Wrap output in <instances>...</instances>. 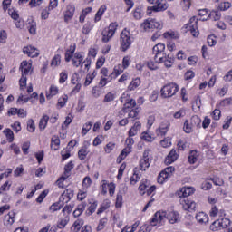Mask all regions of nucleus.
I'll return each instance as SVG.
<instances>
[{"mask_svg": "<svg viewBox=\"0 0 232 232\" xmlns=\"http://www.w3.org/2000/svg\"><path fill=\"white\" fill-rule=\"evenodd\" d=\"M120 50L121 52H126L131 46V33L124 29L121 34L120 38Z\"/></svg>", "mask_w": 232, "mask_h": 232, "instance_id": "f257e3e1", "label": "nucleus"}, {"mask_svg": "<svg viewBox=\"0 0 232 232\" xmlns=\"http://www.w3.org/2000/svg\"><path fill=\"white\" fill-rule=\"evenodd\" d=\"M177 92H179V85L173 82L164 85L163 88L160 90L161 97H163V99L173 97V95H175Z\"/></svg>", "mask_w": 232, "mask_h": 232, "instance_id": "f03ea898", "label": "nucleus"}, {"mask_svg": "<svg viewBox=\"0 0 232 232\" xmlns=\"http://www.w3.org/2000/svg\"><path fill=\"white\" fill-rule=\"evenodd\" d=\"M163 24L157 21L156 19H146L142 24H141V28L143 32H150V30H153L156 28L157 30H162Z\"/></svg>", "mask_w": 232, "mask_h": 232, "instance_id": "7ed1b4c3", "label": "nucleus"}, {"mask_svg": "<svg viewBox=\"0 0 232 232\" xmlns=\"http://www.w3.org/2000/svg\"><path fill=\"white\" fill-rule=\"evenodd\" d=\"M198 23V19L197 17L193 16L190 18L189 23L187 24L186 28L190 34L193 35V37H198V26L197 25Z\"/></svg>", "mask_w": 232, "mask_h": 232, "instance_id": "20e7f679", "label": "nucleus"}, {"mask_svg": "<svg viewBox=\"0 0 232 232\" xmlns=\"http://www.w3.org/2000/svg\"><path fill=\"white\" fill-rule=\"evenodd\" d=\"M180 205L182 206L185 211H195L197 208V203H195V201L188 198H181Z\"/></svg>", "mask_w": 232, "mask_h": 232, "instance_id": "39448f33", "label": "nucleus"}, {"mask_svg": "<svg viewBox=\"0 0 232 232\" xmlns=\"http://www.w3.org/2000/svg\"><path fill=\"white\" fill-rule=\"evenodd\" d=\"M168 214L166 212H156L154 215V218L151 220V226H157L155 222H158V224H162L164 222V219L167 218Z\"/></svg>", "mask_w": 232, "mask_h": 232, "instance_id": "423d86ee", "label": "nucleus"}, {"mask_svg": "<svg viewBox=\"0 0 232 232\" xmlns=\"http://www.w3.org/2000/svg\"><path fill=\"white\" fill-rule=\"evenodd\" d=\"M20 70L22 72V75H28L29 73H32L34 72V69L32 68V63H28L27 61H23L20 64Z\"/></svg>", "mask_w": 232, "mask_h": 232, "instance_id": "0eeeda50", "label": "nucleus"}, {"mask_svg": "<svg viewBox=\"0 0 232 232\" xmlns=\"http://www.w3.org/2000/svg\"><path fill=\"white\" fill-rule=\"evenodd\" d=\"M23 52L24 53H26L28 57H39V51H37L35 47H33L31 45L24 47Z\"/></svg>", "mask_w": 232, "mask_h": 232, "instance_id": "6e6552de", "label": "nucleus"}, {"mask_svg": "<svg viewBox=\"0 0 232 232\" xmlns=\"http://www.w3.org/2000/svg\"><path fill=\"white\" fill-rule=\"evenodd\" d=\"M72 198H73V190L67 189L62 194L60 200L63 204H68V201L72 200Z\"/></svg>", "mask_w": 232, "mask_h": 232, "instance_id": "1a4fd4ad", "label": "nucleus"}, {"mask_svg": "<svg viewBox=\"0 0 232 232\" xmlns=\"http://www.w3.org/2000/svg\"><path fill=\"white\" fill-rule=\"evenodd\" d=\"M163 37L169 41H177L180 39V34L177 31H168L163 34Z\"/></svg>", "mask_w": 232, "mask_h": 232, "instance_id": "9d476101", "label": "nucleus"}, {"mask_svg": "<svg viewBox=\"0 0 232 232\" xmlns=\"http://www.w3.org/2000/svg\"><path fill=\"white\" fill-rule=\"evenodd\" d=\"M167 220H169V224H177L180 220V215L176 211L169 212L167 214Z\"/></svg>", "mask_w": 232, "mask_h": 232, "instance_id": "9b49d317", "label": "nucleus"}, {"mask_svg": "<svg viewBox=\"0 0 232 232\" xmlns=\"http://www.w3.org/2000/svg\"><path fill=\"white\" fill-rule=\"evenodd\" d=\"M177 159H179V154L177 153V150L175 149H172L167 156L165 162L166 164H172V162H175Z\"/></svg>", "mask_w": 232, "mask_h": 232, "instance_id": "f8f14e48", "label": "nucleus"}, {"mask_svg": "<svg viewBox=\"0 0 232 232\" xmlns=\"http://www.w3.org/2000/svg\"><path fill=\"white\" fill-rule=\"evenodd\" d=\"M15 218V213L9 212L7 215L4 218V226L9 227L14 224Z\"/></svg>", "mask_w": 232, "mask_h": 232, "instance_id": "ddd939ff", "label": "nucleus"}, {"mask_svg": "<svg viewBox=\"0 0 232 232\" xmlns=\"http://www.w3.org/2000/svg\"><path fill=\"white\" fill-rule=\"evenodd\" d=\"M195 193V188L192 187H184L181 188L179 193V197H184V198L189 197V195H193Z\"/></svg>", "mask_w": 232, "mask_h": 232, "instance_id": "4468645a", "label": "nucleus"}, {"mask_svg": "<svg viewBox=\"0 0 232 232\" xmlns=\"http://www.w3.org/2000/svg\"><path fill=\"white\" fill-rule=\"evenodd\" d=\"M73 169V162L70 161L67 165L64 167V175L60 178L59 180H66L68 177H70V172Z\"/></svg>", "mask_w": 232, "mask_h": 232, "instance_id": "2eb2a0df", "label": "nucleus"}, {"mask_svg": "<svg viewBox=\"0 0 232 232\" xmlns=\"http://www.w3.org/2000/svg\"><path fill=\"white\" fill-rule=\"evenodd\" d=\"M102 43H109V41L111 39V37H113V35H115V33L105 28L102 31Z\"/></svg>", "mask_w": 232, "mask_h": 232, "instance_id": "dca6fc26", "label": "nucleus"}, {"mask_svg": "<svg viewBox=\"0 0 232 232\" xmlns=\"http://www.w3.org/2000/svg\"><path fill=\"white\" fill-rule=\"evenodd\" d=\"M196 220H198L199 224H207V222L209 221V218L206 213L199 212L196 215Z\"/></svg>", "mask_w": 232, "mask_h": 232, "instance_id": "f3484780", "label": "nucleus"}, {"mask_svg": "<svg viewBox=\"0 0 232 232\" xmlns=\"http://www.w3.org/2000/svg\"><path fill=\"white\" fill-rule=\"evenodd\" d=\"M75 14V7L73 5H68L67 10L64 14V19L66 22L70 21L72 17H73V14Z\"/></svg>", "mask_w": 232, "mask_h": 232, "instance_id": "a211bd4d", "label": "nucleus"}, {"mask_svg": "<svg viewBox=\"0 0 232 232\" xmlns=\"http://www.w3.org/2000/svg\"><path fill=\"white\" fill-rule=\"evenodd\" d=\"M140 128H141L140 121H136L134 123V125L129 130V137H135V135H137V133L140 130Z\"/></svg>", "mask_w": 232, "mask_h": 232, "instance_id": "6ab92c4d", "label": "nucleus"}, {"mask_svg": "<svg viewBox=\"0 0 232 232\" xmlns=\"http://www.w3.org/2000/svg\"><path fill=\"white\" fill-rule=\"evenodd\" d=\"M59 146H61V140L59 139V136H53L51 139V149L57 151V150H59Z\"/></svg>", "mask_w": 232, "mask_h": 232, "instance_id": "aec40b11", "label": "nucleus"}, {"mask_svg": "<svg viewBox=\"0 0 232 232\" xmlns=\"http://www.w3.org/2000/svg\"><path fill=\"white\" fill-rule=\"evenodd\" d=\"M82 226H84V220L79 218L73 223L71 229L72 232H79L81 231V227H82Z\"/></svg>", "mask_w": 232, "mask_h": 232, "instance_id": "412c9836", "label": "nucleus"}, {"mask_svg": "<svg viewBox=\"0 0 232 232\" xmlns=\"http://www.w3.org/2000/svg\"><path fill=\"white\" fill-rule=\"evenodd\" d=\"M84 209H86V203H82L77 206L76 209L73 211V217H81L82 213H84Z\"/></svg>", "mask_w": 232, "mask_h": 232, "instance_id": "4be33fe9", "label": "nucleus"}, {"mask_svg": "<svg viewBox=\"0 0 232 232\" xmlns=\"http://www.w3.org/2000/svg\"><path fill=\"white\" fill-rule=\"evenodd\" d=\"M165 50L166 45L164 44H158L153 47L152 52L154 55H158V53H164Z\"/></svg>", "mask_w": 232, "mask_h": 232, "instance_id": "5701e85b", "label": "nucleus"}, {"mask_svg": "<svg viewBox=\"0 0 232 232\" xmlns=\"http://www.w3.org/2000/svg\"><path fill=\"white\" fill-rule=\"evenodd\" d=\"M168 55H166V53L154 54V61H156L158 64H161V63H164V61H166Z\"/></svg>", "mask_w": 232, "mask_h": 232, "instance_id": "b1692460", "label": "nucleus"}, {"mask_svg": "<svg viewBox=\"0 0 232 232\" xmlns=\"http://www.w3.org/2000/svg\"><path fill=\"white\" fill-rule=\"evenodd\" d=\"M156 5L160 9V12H164V10H168V7L169 6L168 5V2H166L165 0H157Z\"/></svg>", "mask_w": 232, "mask_h": 232, "instance_id": "393cba45", "label": "nucleus"}, {"mask_svg": "<svg viewBox=\"0 0 232 232\" xmlns=\"http://www.w3.org/2000/svg\"><path fill=\"white\" fill-rule=\"evenodd\" d=\"M150 159H141L140 160V169L141 171H146L148 168H150Z\"/></svg>", "mask_w": 232, "mask_h": 232, "instance_id": "a878e982", "label": "nucleus"}, {"mask_svg": "<svg viewBox=\"0 0 232 232\" xmlns=\"http://www.w3.org/2000/svg\"><path fill=\"white\" fill-rule=\"evenodd\" d=\"M198 160V153L197 150H191L189 155H188V162L190 164H195Z\"/></svg>", "mask_w": 232, "mask_h": 232, "instance_id": "bb28decb", "label": "nucleus"}, {"mask_svg": "<svg viewBox=\"0 0 232 232\" xmlns=\"http://www.w3.org/2000/svg\"><path fill=\"white\" fill-rule=\"evenodd\" d=\"M135 106H137V102H135L133 99H130L124 104L123 111H128V110H131V108H135Z\"/></svg>", "mask_w": 232, "mask_h": 232, "instance_id": "cd10ccee", "label": "nucleus"}, {"mask_svg": "<svg viewBox=\"0 0 232 232\" xmlns=\"http://www.w3.org/2000/svg\"><path fill=\"white\" fill-rule=\"evenodd\" d=\"M28 30H29V34L35 35L37 32V23H35L34 20L29 22Z\"/></svg>", "mask_w": 232, "mask_h": 232, "instance_id": "c85d7f7f", "label": "nucleus"}, {"mask_svg": "<svg viewBox=\"0 0 232 232\" xmlns=\"http://www.w3.org/2000/svg\"><path fill=\"white\" fill-rule=\"evenodd\" d=\"M59 93V89L55 85H52L50 87V93L46 94L48 100L52 99V97L57 95Z\"/></svg>", "mask_w": 232, "mask_h": 232, "instance_id": "c756f323", "label": "nucleus"}, {"mask_svg": "<svg viewBox=\"0 0 232 232\" xmlns=\"http://www.w3.org/2000/svg\"><path fill=\"white\" fill-rule=\"evenodd\" d=\"M104 12H106V5H102L100 7V9L98 10V12L96 13V15H95V18H94L95 23H97V21L102 19Z\"/></svg>", "mask_w": 232, "mask_h": 232, "instance_id": "7c9ffc66", "label": "nucleus"}, {"mask_svg": "<svg viewBox=\"0 0 232 232\" xmlns=\"http://www.w3.org/2000/svg\"><path fill=\"white\" fill-rule=\"evenodd\" d=\"M231 6H232L231 2H222L218 5V10H219L220 12H226V10H229Z\"/></svg>", "mask_w": 232, "mask_h": 232, "instance_id": "2f4dec72", "label": "nucleus"}, {"mask_svg": "<svg viewBox=\"0 0 232 232\" xmlns=\"http://www.w3.org/2000/svg\"><path fill=\"white\" fill-rule=\"evenodd\" d=\"M200 106H202V100H200V97L198 96L192 102V109L196 110V111H198L200 110Z\"/></svg>", "mask_w": 232, "mask_h": 232, "instance_id": "473e14b6", "label": "nucleus"}, {"mask_svg": "<svg viewBox=\"0 0 232 232\" xmlns=\"http://www.w3.org/2000/svg\"><path fill=\"white\" fill-rule=\"evenodd\" d=\"M68 222H70V218L66 216L64 218L61 219L57 225L59 229H64L66 227Z\"/></svg>", "mask_w": 232, "mask_h": 232, "instance_id": "72a5a7b5", "label": "nucleus"}, {"mask_svg": "<svg viewBox=\"0 0 232 232\" xmlns=\"http://www.w3.org/2000/svg\"><path fill=\"white\" fill-rule=\"evenodd\" d=\"M140 86V78H136L131 81L130 84L129 85V90L133 91L135 88H139Z\"/></svg>", "mask_w": 232, "mask_h": 232, "instance_id": "f704fd0d", "label": "nucleus"}, {"mask_svg": "<svg viewBox=\"0 0 232 232\" xmlns=\"http://www.w3.org/2000/svg\"><path fill=\"white\" fill-rule=\"evenodd\" d=\"M50 120V117L48 115H44L39 122V128L40 130H44L46 128V124H48V121Z\"/></svg>", "mask_w": 232, "mask_h": 232, "instance_id": "c9c22d12", "label": "nucleus"}, {"mask_svg": "<svg viewBox=\"0 0 232 232\" xmlns=\"http://www.w3.org/2000/svg\"><path fill=\"white\" fill-rule=\"evenodd\" d=\"M4 134L5 135L8 142H14V131L10 129L4 130Z\"/></svg>", "mask_w": 232, "mask_h": 232, "instance_id": "e433bc0d", "label": "nucleus"}, {"mask_svg": "<svg viewBox=\"0 0 232 232\" xmlns=\"http://www.w3.org/2000/svg\"><path fill=\"white\" fill-rule=\"evenodd\" d=\"M200 122H202V121L198 116H192L190 119V124L193 126V128H195V126L198 128V126H200Z\"/></svg>", "mask_w": 232, "mask_h": 232, "instance_id": "4c0bfd02", "label": "nucleus"}, {"mask_svg": "<svg viewBox=\"0 0 232 232\" xmlns=\"http://www.w3.org/2000/svg\"><path fill=\"white\" fill-rule=\"evenodd\" d=\"M95 75H97V72H93L92 74H87L84 86H90L92 84V81L95 79Z\"/></svg>", "mask_w": 232, "mask_h": 232, "instance_id": "58836bf2", "label": "nucleus"}, {"mask_svg": "<svg viewBox=\"0 0 232 232\" xmlns=\"http://www.w3.org/2000/svg\"><path fill=\"white\" fill-rule=\"evenodd\" d=\"M185 133H191L193 131V125L189 123V121L186 120L183 125Z\"/></svg>", "mask_w": 232, "mask_h": 232, "instance_id": "ea45409f", "label": "nucleus"}, {"mask_svg": "<svg viewBox=\"0 0 232 232\" xmlns=\"http://www.w3.org/2000/svg\"><path fill=\"white\" fill-rule=\"evenodd\" d=\"M219 225H221L223 229H226V227H229V226H231V220L227 218H221L219 219Z\"/></svg>", "mask_w": 232, "mask_h": 232, "instance_id": "a19ab883", "label": "nucleus"}, {"mask_svg": "<svg viewBox=\"0 0 232 232\" xmlns=\"http://www.w3.org/2000/svg\"><path fill=\"white\" fill-rule=\"evenodd\" d=\"M115 101V93L112 92H108L103 99V102H113Z\"/></svg>", "mask_w": 232, "mask_h": 232, "instance_id": "79ce46f5", "label": "nucleus"}, {"mask_svg": "<svg viewBox=\"0 0 232 232\" xmlns=\"http://www.w3.org/2000/svg\"><path fill=\"white\" fill-rule=\"evenodd\" d=\"M87 155H88V150L86 149V147L82 148L78 151V157H79L80 160H84V159H86Z\"/></svg>", "mask_w": 232, "mask_h": 232, "instance_id": "37998d69", "label": "nucleus"}, {"mask_svg": "<svg viewBox=\"0 0 232 232\" xmlns=\"http://www.w3.org/2000/svg\"><path fill=\"white\" fill-rule=\"evenodd\" d=\"M210 19H213V21H218L220 17H222V14L220 12H218V9L216 11H212L209 14Z\"/></svg>", "mask_w": 232, "mask_h": 232, "instance_id": "c03bdc74", "label": "nucleus"}, {"mask_svg": "<svg viewBox=\"0 0 232 232\" xmlns=\"http://www.w3.org/2000/svg\"><path fill=\"white\" fill-rule=\"evenodd\" d=\"M66 102H68V95H63L58 99L57 106L63 108V106H66Z\"/></svg>", "mask_w": 232, "mask_h": 232, "instance_id": "a18cd8bd", "label": "nucleus"}, {"mask_svg": "<svg viewBox=\"0 0 232 232\" xmlns=\"http://www.w3.org/2000/svg\"><path fill=\"white\" fill-rule=\"evenodd\" d=\"M139 180H140V177L139 176V174H136L134 172L133 175L130 179V186H135V184H137V182H139Z\"/></svg>", "mask_w": 232, "mask_h": 232, "instance_id": "49530a36", "label": "nucleus"}, {"mask_svg": "<svg viewBox=\"0 0 232 232\" xmlns=\"http://www.w3.org/2000/svg\"><path fill=\"white\" fill-rule=\"evenodd\" d=\"M141 139L143 140H146L147 142H153L155 140V138H153L150 133L148 132H143L141 134Z\"/></svg>", "mask_w": 232, "mask_h": 232, "instance_id": "de8ad7c7", "label": "nucleus"}, {"mask_svg": "<svg viewBox=\"0 0 232 232\" xmlns=\"http://www.w3.org/2000/svg\"><path fill=\"white\" fill-rule=\"evenodd\" d=\"M61 64V55L56 54L51 62V66H59Z\"/></svg>", "mask_w": 232, "mask_h": 232, "instance_id": "09e8293b", "label": "nucleus"}, {"mask_svg": "<svg viewBox=\"0 0 232 232\" xmlns=\"http://www.w3.org/2000/svg\"><path fill=\"white\" fill-rule=\"evenodd\" d=\"M27 130L28 131H31V133H34V131H35V123L34 122V120L32 119L28 120Z\"/></svg>", "mask_w": 232, "mask_h": 232, "instance_id": "8fccbe9b", "label": "nucleus"}, {"mask_svg": "<svg viewBox=\"0 0 232 232\" xmlns=\"http://www.w3.org/2000/svg\"><path fill=\"white\" fill-rule=\"evenodd\" d=\"M130 153H131V149L130 147H126L125 149H123L120 154L121 159H126V157H128V155H130Z\"/></svg>", "mask_w": 232, "mask_h": 232, "instance_id": "3c124183", "label": "nucleus"}, {"mask_svg": "<svg viewBox=\"0 0 232 232\" xmlns=\"http://www.w3.org/2000/svg\"><path fill=\"white\" fill-rule=\"evenodd\" d=\"M163 63H164L166 68H171V66H173V63H175V59H173L171 56L168 55V58Z\"/></svg>", "mask_w": 232, "mask_h": 232, "instance_id": "603ef678", "label": "nucleus"}, {"mask_svg": "<svg viewBox=\"0 0 232 232\" xmlns=\"http://www.w3.org/2000/svg\"><path fill=\"white\" fill-rule=\"evenodd\" d=\"M133 17L134 19H142V9L140 7H138L133 12Z\"/></svg>", "mask_w": 232, "mask_h": 232, "instance_id": "864d4df0", "label": "nucleus"}, {"mask_svg": "<svg viewBox=\"0 0 232 232\" xmlns=\"http://www.w3.org/2000/svg\"><path fill=\"white\" fill-rule=\"evenodd\" d=\"M219 227H222L221 225H220V219H218V220L214 221L212 223V225L210 226V229L212 231H218Z\"/></svg>", "mask_w": 232, "mask_h": 232, "instance_id": "5fc2aeb1", "label": "nucleus"}, {"mask_svg": "<svg viewBox=\"0 0 232 232\" xmlns=\"http://www.w3.org/2000/svg\"><path fill=\"white\" fill-rule=\"evenodd\" d=\"M168 180V175L164 174L163 172H160L158 176V183L159 184H164Z\"/></svg>", "mask_w": 232, "mask_h": 232, "instance_id": "6e6d98bb", "label": "nucleus"}, {"mask_svg": "<svg viewBox=\"0 0 232 232\" xmlns=\"http://www.w3.org/2000/svg\"><path fill=\"white\" fill-rule=\"evenodd\" d=\"M92 122L85 123L83 125V128H82V135H86V133H88V131L90 130H92Z\"/></svg>", "mask_w": 232, "mask_h": 232, "instance_id": "4d7b16f0", "label": "nucleus"}, {"mask_svg": "<svg viewBox=\"0 0 232 232\" xmlns=\"http://www.w3.org/2000/svg\"><path fill=\"white\" fill-rule=\"evenodd\" d=\"M180 5L183 10H189V7L191 6V0H182Z\"/></svg>", "mask_w": 232, "mask_h": 232, "instance_id": "13d9d810", "label": "nucleus"}, {"mask_svg": "<svg viewBox=\"0 0 232 232\" xmlns=\"http://www.w3.org/2000/svg\"><path fill=\"white\" fill-rule=\"evenodd\" d=\"M91 64H92V60L90 58H86L82 63L81 67L82 68V66H84L85 71L88 72V70H90Z\"/></svg>", "mask_w": 232, "mask_h": 232, "instance_id": "bf43d9fd", "label": "nucleus"}, {"mask_svg": "<svg viewBox=\"0 0 232 232\" xmlns=\"http://www.w3.org/2000/svg\"><path fill=\"white\" fill-rule=\"evenodd\" d=\"M173 171H175L174 167H168L161 172H163L165 175H167V178L169 179V177H171V173H173Z\"/></svg>", "mask_w": 232, "mask_h": 232, "instance_id": "052dcab7", "label": "nucleus"}, {"mask_svg": "<svg viewBox=\"0 0 232 232\" xmlns=\"http://www.w3.org/2000/svg\"><path fill=\"white\" fill-rule=\"evenodd\" d=\"M158 64L159 63H157V61H149L147 66L150 70H157V68H159Z\"/></svg>", "mask_w": 232, "mask_h": 232, "instance_id": "680f3d73", "label": "nucleus"}, {"mask_svg": "<svg viewBox=\"0 0 232 232\" xmlns=\"http://www.w3.org/2000/svg\"><path fill=\"white\" fill-rule=\"evenodd\" d=\"M169 126H171V124L169 123V121H163L160 123V128L161 130H165L169 131Z\"/></svg>", "mask_w": 232, "mask_h": 232, "instance_id": "e2e57ef3", "label": "nucleus"}, {"mask_svg": "<svg viewBox=\"0 0 232 232\" xmlns=\"http://www.w3.org/2000/svg\"><path fill=\"white\" fill-rule=\"evenodd\" d=\"M63 208V204L54 203L50 207V211H53V213H55V211H59Z\"/></svg>", "mask_w": 232, "mask_h": 232, "instance_id": "0e129e2a", "label": "nucleus"}, {"mask_svg": "<svg viewBox=\"0 0 232 232\" xmlns=\"http://www.w3.org/2000/svg\"><path fill=\"white\" fill-rule=\"evenodd\" d=\"M92 186V179L90 177H85L82 181L83 188H90Z\"/></svg>", "mask_w": 232, "mask_h": 232, "instance_id": "69168bd1", "label": "nucleus"}, {"mask_svg": "<svg viewBox=\"0 0 232 232\" xmlns=\"http://www.w3.org/2000/svg\"><path fill=\"white\" fill-rule=\"evenodd\" d=\"M131 57L130 56H125L122 60V67L124 68V70H126V68H128V66H130V61Z\"/></svg>", "mask_w": 232, "mask_h": 232, "instance_id": "338daca9", "label": "nucleus"}, {"mask_svg": "<svg viewBox=\"0 0 232 232\" xmlns=\"http://www.w3.org/2000/svg\"><path fill=\"white\" fill-rule=\"evenodd\" d=\"M26 76L22 75L20 79V90H24V87L26 86Z\"/></svg>", "mask_w": 232, "mask_h": 232, "instance_id": "774afa93", "label": "nucleus"}]
</instances>
